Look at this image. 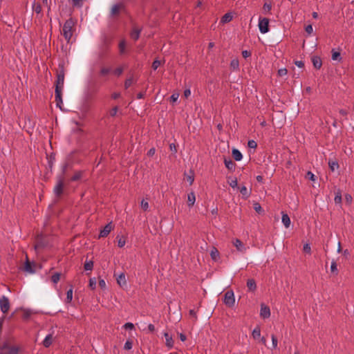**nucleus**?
Returning <instances> with one entry per match:
<instances>
[{"label": "nucleus", "instance_id": "4d7b16f0", "mask_svg": "<svg viewBox=\"0 0 354 354\" xmlns=\"http://www.w3.org/2000/svg\"><path fill=\"white\" fill-rule=\"evenodd\" d=\"M304 251L306 253L310 254L311 248L309 244L306 243L304 245Z\"/></svg>", "mask_w": 354, "mask_h": 354}, {"label": "nucleus", "instance_id": "a18cd8bd", "mask_svg": "<svg viewBox=\"0 0 354 354\" xmlns=\"http://www.w3.org/2000/svg\"><path fill=\"white\" fill-rule=\"evenodd\" d=\"M230 66L231 67H232L234 69H237L239 68V61L237 59H233L232 60L231 63H230Z\"/></svg>", "mask_w": 354, "mask_h": 354}, {"label": "nucleus", "instance_id": "bf43d9fd", "mask_svg": "<svg viewBox=\"0 0 354 354\" xmlns=\"http://www.w3.org/2000/svg\"><path fill=\"white\" fill-rule=\"evenodd\" d=\"M305 30H306V32L308 34L310 35V34L313 32V28L312 25H308V26L306 27Z\"/></svg>", "mask_w": 354, "mask_h": 354}, {"label": "nucleus", "instance_id": "e433bc0d", "mask_svg": "<svg viewBox=\"0 0 354 354\" xmlns=\"http://www.w3.org/2000/svg\"><path fill=\"white\" fill-rule=\"evenodd\" d=\"M332 59L333 60H341L340 53L339 52L332 50Z\"/></svg>", "mask_w": 354, "mask_h": 354}, {"label": "nucleus", "instance_id": "3c124183", "mask_svg": "<svg viewBox=\"0 0 354 354\" xmlns=\"http://www.w3.org/2000/svg\"><path fill=\"white\" fill-rule=\"evenodd\" d=\"M123 73V68L122 67H118L114 71H113V73L117 75V76H120L122 75V73Z\"/></svg>", "mask_w": 354, "mask_h": 354}, {"label": "nucleus", "instance_id": "aec40b11", "mask_svg": "<svg viewBox=\"0 0 354 354\" xmlns=\"http://www.w3.org/2000/svg\"><path fill=\"white\" fill-rule=\"evenodd\" d=\"M53 343V335H48L43 341V346L46 348H48Z\"/></svg>", "mask_w": 354, "mask_h": 354}, {"label": "nucleus", "instance_id": "ea45409f", "mask_svg": "<svg viewBox=\"0 0 354 354\" xmlns=\"http://www.w3.org/2000/svg\"><path fill=\"white\" fill-rule=\"evenodd\" d=\"M240 192L246 197H248L250 195V193L248 191V189L245 186H243L240 188Z\"/></svg>", "mask_w": 354, "mask_h": 354}, {"label": "nucleus", "instance_id": "b1692460", "mask_svg": "<svg viewBox=\"0 0 354 354\" xmlns=\"http://www.w3.org/2000/svg\"><path fill=\"white\" fill-rule=\"evenodd\" d=\"M232 15H231V13H226L225 14L221 19V22L223 23V24H225V23H227V22H230V21H232Z\"/></svg>", "mask_w": 354, "mask_h": 354}, {"label": "nucleus", "instance_id": "412c9836", "mask_svg": "<svg viewBox=\"0 0 354 354\" xmlns=\"http://www.w3.org/2000/svg\"><path fill=\"white\" fill-rule=\"evenodd\" d=\"M210 256L212 260L217 261L220 258V254L218 250L216 248H213L210 252Z\"/></svg>", "mask_w": 354, "mask_h": 354}, {"label": "nucleus", "instance_id": "680f3d73", "mask_svg": "<svg viewBox=\"0 0 354 354\" xmlns=\"http://www.w3.org/2000/svg\"><path fill=\"white\" fill-rule=\"evenodd\" d=\"M242 55L244 58H247V57H249L250 56H251V53L250 51H248V50H243L242 51Z\"/></svg>", "mask_w": 354, "mask_h": 354}, {"label": "nucleus", "instance_id": "c03bdc74", "mask_svg": "<svg viewBox=\"0 0 354 354\" xmlns=\"http://www.w3.org/2000/svg\"><path fill=\"white\" fill-rule=\"evenodd\" d=\"M248 146L251 149H256L257 147V143L254 140H251L248 141Z\"/></svg>", "mask_w": 354, "mask_h": 354}, {"label": "nucleus", "instance_id": "cd10ccee", "mask_svg": "<svg viewBox=\"0 0 354 354\" xmlns=\"http://www.w3.org/2000/svg\"><path fill=\"white\" fill-rule=\"evenodd\" d=\"M82 171H77L71 177V181H77V180H80L82 178Z\"/></svg>", "mask_w": 354, "mask_h": 354}, {"label": "nucleus", "instance_id": "603ef678", "mask_svg": "<svg viewBox=\"0 0 354 354\" xmlns=\"http://www.w3.org/2000/svg\"><path fill=\"white\" fill-rule=\"evenodd\" d=\"M288 71L286 68H281L278 71V75L281 77L285 76L287 75Z\"/></svg>", "mask_w": 354, "mask_h": 354}, {"label": "nucleus", "instance_id": "58836bf2", "mask_svg": "<svg viewBox=\"0 0 354 354\" xmlns=\"http://www.w3.org/2000/svg\"><path fill=\"white\" fill-rule=\"evenodd\" d=\"M334 201L335 203L337 204H339L342 203V194L339 191L337 192Z\"/></svg>", "mask_w": 354, "mask_h": 354}, {"label": "nucleus", "instance_id": "5fc2aeb1", "mask_svg": "<svg viewBox=\"0 0 354 354\" xmlns=\"http://www.w3.org/2000/svg\"><path fill=\"white\" fill-rule=\"evenodd\" d=\"M329 166L332 171H334L335 168H338L339 165L337 162H329Z\"/></svg>", "mask_w": 354, "mask_h": 354}, {"label": "nucleus", "instance_id": "6e6d98bb", "mask_svg": "<svg viewBox=\"0 0 354 354\" xmlns=\"http://www.w3.org/2000/svg\"><path fill=\"white\" fill-rule=\"evenodd\" d=\"M123 328L125 329L132 330L134 328V325L131 322H127L123 326Z\"/></svg>", "mask_w": 354, "mask_h": 354}, {"label": "nucleus", "instance_id": "a211bd4d", "mask_svg": "<svg viewBox=\"0 0 354 354\" xmlns=\"http://www.w3.org/2000/svg\"><path fill=\"white\" fill-rule=\"evenodd\" d=\"M164 336L165 337L166 346L169 348H171L174 346V340L172 339V337L169 335L168 333H165Z\"/></svg>", "mask_w": 354, "mask_h": 354}, {"label": "nucleus", "instance_id": "4be33fe9", "mask_svg": "<svg viewBox=\"0 0 354 354\" xmlns=\"http://www.w3.org/2000/svg\"><path fill=\"white\" fill-rule=\"evenodd\" d=\"M232 153L233 158L236 161H240L243 158L242 153L240 152L239 150H238L236 149H233Z\"/></svg>", "mask_w": 354, "mask_h": 354}, {"label": "nucleus", "instance_id": "7ed1b4c3", "mask_svg": "<svg viewBox=\"0 0 354 354\" xmlns=\"http://www.w3.org/2000/svg\"><path fill=\"white\" fill-rule=\"evenodd\" d=\"M223 302L228 307H232L234 305L235 298L232 290L225 292Z\"/></svg>", "mask_w": 354, "mask_h": 354}, {"label": "nucleus", "instance_id": "2f4dec72", "mask_svg": "<svg viewBox=\"0 0 354 354\" xmlns=\"http://www.w3.org/2000/svg\"><path fill=\"white\" fill-rule=\"evenodd\" d=\"M263 10L265 14L269 13L272 10V4L270 3H265L263 6Z\"/></svg>", "mask_w": 354, "mask_h": 354}, {"label": "nucleus", "instance_id": "9b49d317", "mask_svg": "<svg viewBox=\"0 0 354 354\" xmlns=\"http://www.w3.org/2000/svg\"><path fill=\"white\" fill-rule=\"evenodd\" d=\"M260 316L264 319L270 316V308L263 304L261 305Z\"/></svg>", "mask_w": 354, "mask_h": 354}, {"label": "nucleus", "instance_id": "f704fd0d", "mask_svg": "<svg viewBox=\"0 0 354 354\" xmlns=\"http://www.w3.org/2000/svg\"><path fill=\"white\" fill-rule=\"evenodd\" d=\"M24 270L28 272H33L30 262L27 260L24 265Z\"/></svg>", "mask_w": 354, "mask_h": 354}, {"label": "nucleus", "instance_id": "e2e57ef3", "mask_svg": "<svg viewBox=\"0 0 354 354\" xmlns=\"http://www.w3.org/2000/svg\"><path fill=\"white\" fill-rule=\"evenodd\" d=\"M99 286L102 289L106 288V282L104 279L99 280Z\"/></svg>", "mask_w": 354, "mask_h": 354}, {"label": "nucleus", "instance_id": "393cba45", "mask_svg": "<svg viewBox=\"0 0 354 354\" xmlns=\"http://www.w3.org/2000/svg\"><path fill=\"white\" fill-rule=\"evenodd\" d=\"M116 239H118V245L119 248H122L125 245L126 243V237L124 236H117Z\"/></svg>", "mask_w": 354, "mask_h": 354}, {"label": "nucleus", "instance_id": "49530a36", "mask_svg": "<svg viewBox=\"0 0 354 354\" xmlns=\"http://www.w3.org/2000/svg\"><path fill=\"white\" fill-rule=\"evenodd\" d=\"M111 72V68H102L101 70H100V75H108L109 73Z\"/></svg>", "mask_w": 354, "mask_h": 354}, {"label": "nucleus", "instance_id": "69168bd1", "mask_svg": "<svg viewBox=\"0 0 354 354\" xmlns=\"http://www.w3.org/2000/svg\"><path fill=\"white\" fill-rule=\"evenodd\" d=\"M189 313L191 317H192L195 319V320L197 319L196 313L194 310H190Z\"/></svg>", "mask_w": 354, "mask_h": 354}, {"label": "nucleus", "instance_id": "dca6fc26", "mask_svg": "<svg viewBox=\"0 0 354 354\" xmlns=\"http://www.w3.org/2000/svg\"><path fill=\"white\" fill-rule=\"evenodd\" d=\"M312 62H313V66L315 68L319 69L322 67V59H320V57H319L317 56H313L312 57Z\"/></svg>", "mask_w": 354, "mask_h": 354}, {"label": "nucleus", "instance_id": "2eb2a0df", "mask_svg": "<svg viewBox=\"0 0 354 354\" xmlns=\"http://www.w3.org/2000/svg\"><path fill=\"white\" fill-rule=\"evenodd\" d=\"M247 287L249 291H255L257 289V284L255 280L253 279H249L247 281Z\"/></svg>", "mask_w": 354, "mask_h": 354}, {"label": "nucleus", "instance_id": "864d4df0", "mask_svg": "<svg viewBox=\"0 0 354 354\" xmlns=\"http://www.w3.org/2000/svg\"><path fill=\"white\" fill-rule=\"evenodd\" d=\"M118 106H115L113 107L109 112V114L111 117H114L116 115L117 113H118Z\"/></svg>", "mask_w": 354, "mask_h": 354}, {"label": "nucleus", "instance_id": "79ce46f5", "mask_svg": "<svg viewBox=\"0 0 354 354\" xmlns=\"http://www.w3.org/2000/svg\"><path fill=\"white\" fill-rule=\"evenodd\" d=\"M89 287L94 290L96 287V279L95 278H91L89 280Z\"/></svg>", "mask_w": 354, "mask_h": 354}, {"label": "nucleus", "instance_id": "1a4fd4ad", "mask_svg": "<svg viewBox=\"0 0 354 354\" xmlns=\"http://www.w3.org/2000/svg\"><path fill=\"white\" fill-rule=\"evenodd\" d=\"M123 10H124V5L122 3H116L111 8V16H118Z\"/></svg>", "mask_w": 354, "mask_h": 354}, {"label": "nucleus", "instance_id": "0eeeda50", "mask_svg": "<svg viewBox=\"0 0 354 354\" xmlns=\"http://www.w3.org/2000/svg\"><path fill=\"white\" fill-rule=\"evenodd\" d=\"M0 309L4 314L7 313L10 309L9 299L4 295L0 298Z\"/></svg>", "mask_w": 354, "mask_h": 354}, {"label": "nucleus", "instance_id": "20e7f679", "mask_svg": "<svg viewBox=\"0 0 354 354\" xmlns=\"http://www.w3.org/2000/svg\"><path fill=\"white\" fill-rule=\"evenodd\" d=\"M232 245L236 248V250L241 253H245L249 247L246 246L240 239H234L232 241Z\"/></svg>", "mask_w": 354, "mask_h": 354}, {"label": "nucleus", "instance_id": "39448f33", "mask_svg": "<svg viewBox=\"0 0 354 354\" xmlns=\"http://www.w3.org/2000/svg\"><path fill=\"white\" fill-rule=\"evenodd\" d=\"M64 83V71L62 68L57 73V80L55 82V89L62 90Z\"/></svg>", "mask_w": 354, "mask_h": 354}, {"label": "nucleus", "instance_id": "338daca9", "mask_svg": "<svg viewBox=\"0 0 354 354\" xmlns=\"http://www.w3.org/2000/svg\"><path fill=\"white\" fill-rule=\"evenodd\" d=\"M183 95H184L185 97H186V98L189 97L190 96V95H191V91H190V89H189V88L185 89V90L184 91V93H183Z\"/></svg>", "mask_w": 354, "mask_h": 354}, {"label": "nucleus", "instance_id": "0e129e2a", "mask_svg": "<svg viewBox=\"0 0 354 354\" xmlns=\"http://www.w3.org/2000/svg\"><path fill=\"white\" fill-rule=\"evenodd\" d=\"M307 176L309 178L310 180H311L313 181H315V175L311 171H308L307 173Z\"/></svg>", "mask_w": 354, "mask_h": 354}, {"label": "nucleus", "instance_id": "13d9d810", "mask_svg": "<svg viewBox=\"0 0 354 354\" xmlns=\"http://www.w3.org/2000/svg\"><path fill=\"white\" fill-rule=\"evenodd\" d=\"M178 97H179V94L178 93H174V94H172L171 97H170L171 102H176L178 98Z\"/></svg>", "mask_w": 354, "mask_h": 354}, {"label": "nucleus", "instance_id": "423d86ee", "mask_svg": "<svg viewBox=\"0 0 354 354\" xmlns=\"http://www.w3.org/2000/svg\"><path fill=\"white\" fill-rule=\"evenodd\" d=\"M259 28L261 33H266L269 31V19L268 18H259Z\"/></svg>", "mask_w": 354, "mask_h": 354}, {"label": "nucleus", "instance_id": "37998d69", "mask_svg": "<svg viewBox=\"0 0 354 354\" xmlns=\"http://www.w3.org/2000/svg\"><path fill=\"white\" fill-rule=\"evenodd\" d=\"M161 64V62L160 60L155 59L152 63V68L153 70H156Z\"/></svg>", "mask_w": 354, "mask_h": 354}, {"label": "nucleus", "instance_id": "bb28decb", "mask_svg": "<svg viewBox=\"0 0 354 354\" xmlns=\"http://www.w3.org/2000/svg\"><path fill=\"white\" fill-rule=\"evenodd\" d=\"M117 282L120 286L125 285L127 281L124 273H121L117 278Z\"/></svg>", "mask_w": 354, "mask_h": 354}, {"label": "nucleus", "instance_id": "7c9ffc66", "mask_svg": "<svg viewBox=\"0 0 354 354\" xmlns=\"http://www.w3.org/2000/svg\"><path fill=\"white\" fill-rule=\"evenodd\" d=\"M93 268V261H86L84 265V268L85 270H92Z\"/></svg>", "mask_w": 354, "mask_h": 354}, {"label": "nucleus", "instance_id": "8fccbe9b", "mask_svg": "<svg viewBox=\"0 0 354 354\" xmlns=\"http://www.w3.org/2000/svg\"><path fill=\"white\" fill-rule=\"evenodd\" d=\"M272 342V346L274 348H276L277 347V339L274 335H271Z\"/></svg>", "mask_w": 354, "mask_h": 354}, {"label": "nucleus", "instance_id": "f8f14e48", "mask_svg": "<svg viewBox=\"0 0 354 354\" xmlns=\"http://www.w3.org/2000/svg\"><path fill=\"white\" fill-rule=\"evenodd\" d=\"M55 102H56L57 106H58L59 108L61 109L62 105L63 104L62 97V90L55 89Z\"/></svg>", "mask_w": 354, "mask_h": 354}, {"label": "nucleus", "instance_id": "c85d7f7f", "mask_svg": "<svg viewBox=\"0 0 354 354\" xmlns=\"http://www.w3.org/2000/svg\"><path fill=\"white\" fill-rule=\"evenodd\" d=\"M330 271L335 275L338 274L337 265L335 260H333L331 262Z\"/></svg>", "mask_w": 354, "mask_h": 354}, {"label": "nucleus", "instance_id": "9d476101", "mask_svg": "<svg viewBox=\"0 0 354 354\" xmlns=\"http://www.w3.org/2000/svg\"><path fill=\"white\" fill-rule=\"evenodd\" d=\"M112 230H113V226H112L111 223L106 224L104 227V228L102 230H100V232L99 234V238L106 237Z\"/></svg>", "mask_w": 354, "mask_h": 354}, {"label": "nucleus", "instance_id": "052dcab7", "mask_svg": "<svg viewBox=\"0 0 354 354\" xmlns=\"http://www.w3.org/2000/svg\"><path fill=\"white\" fill-rule=\"evenodd\" d=\"M254 209L258 213H259L262 210V208H261V205L259 203H254Z\"/></svg>", "mask_w": 354, "mask_h": 354}, {"label": "nucleus", "instance_id": "ddd939ff", "mask_svg": "<svg viewBox=\"0 0 354 354\" xmlns=\"http://www.w3.org/2000/svg\"><path fill=\"white\" fill-rule=\"evenodd\" d=\"M32 8L33 12L37 14V17H39V18L42 17V15H43L41 13L42 9H41V6L40 3H36L35 1H34L32 3Z\"/></svg>", "mask_w": 354, "mask_h": 354}, {"label": "nucleus", "instance_id": "473e14b6", "mask_svg": "<svg viewBox=\"0 0 354 354\" xmlns=\"http://www.w3.org/2000/svg\"><path fill=\"white\" fill-rule=\"evenodd\" d=\"M126 41L124 40L120 41L119 43V50L120 54H123L125 52Z\"/></svg>", "mask_w": 354, "mask_h": 354}, {"label": "nucleus", "instance_id": "72a5a7b5", "mask_svg": "<svg viewBox=\"0 0 354 354\" xmlns=\"http://www.w3.org/2000/svg\"><path fill=\"white\" fill-rule=\"evenodd\" d=\"M186 178L190 185L193 184L194 180V176L192 171H189V174L186 175Z\"/></svg>", "mask_w": 354, "mask_h": 354}, {"label": "nucleus", "instance_id": "c756f323", "mask_svg": "<svg viewBox=\"0 0 354 354\" xmlns=\"http://www.w3.org/2000/svg\"><path fill=\"white\" fill-rule=\"evenodd\" d=\"M73 299V288H71L66 292V303H70Z\"/></svg>", "mask_w": 354, "mask_h": 354}, {"label": "nucleus", "instance_id": "f257e3e1", "mask_svg": "<svg viewBox=\"0 0 354 354\" xmlns=\"http://www.w3.org/2000/svg\"><path fill=\"white\" fill-rule=\"evenodd\" d=\"M75 30V21L73 18L67 19L63 25L62 35L67 42H70Z\"/></svg>", "mask_w": 354, "mask_h": 354}, {"label": "nucleus", "instance_id": "c9c22d12", "mask_svg": "<svg viewBox=\"0 0 354 354\" xmlns=\"http://www.w3.org/2000/svg\"><path fill=\"white\" fill-rule=\"evenodd\" d=\"M133 77H130L127 78L124 82V88L126 89H127L129 87L131 86V85L133 84Z\"/></svg>", "mask_w": 354, "mask_h": 354}, {"label": "nucleus", "instance_id": "4c0bfd02", "mask_svg": "<svg viewBox=\"0 0 354 354\" xmlns=\"http://www.w3.org/2000/svg\"><path fill=\"white\" fill-rule=\"evenodd\" d=\"M59 279H60V274L58 272L55 273L51 277V281L54 283H57L59 281Z\"/></svg>", "mask_w": 354, "mask_h": 354}, {"label": "nucleus", "instance_id": "a19ab883", "mask_svg": "<svg viewBox=\"0 0 354 354\" xmlns=\"http://www.w3.org/2000/svg\"><path fill=\"white\" fill-rule=\"evenodd\" d=\"M132 346H133V342L131 340H127L125 344H124V348L125 350H130L132 348Z\"/></svg>", "mask_w": 354, "mask_h": 354}, {"label": "nucleus", "instance_id": "6ab92c4d", "mask_svg": "<svg viewBox=\"0 0 354 354\" xmlns=\"http://www.w3.org/2000/svg\"><path fill=\"white\" fill-rule=\"evenodd\" d=\"M282 223L286 228H288L290 225V218L287 214L282 212Z\"/></svg>", "mask_w": 354, "mask_h": 354}, {"label": "nucleus", "instance_id": "6e6552de", "mask_svg": "<svg viewBox=\"0 0 354 354\" xmlns=\"http://www.w3.org/2000/svg\"><path fill=\"white\" fill-rule=\"evenodd\" d=\"M64 178L60 177L54 188V193L57 197H59L64 192Z\"/></svg>", "mask_w": 354, "mask_h": 354}, {"label": "nucleus", "instance_id": "4468645a", "mask_svg": "<svg viewBox=\"0 0 354 354\" xmlns=\"http://www.w3.org/2000/svg\"><path fill=\"white\" fill-rule=\"evenodd\" d=\"M141 29L134 27L130 33L131 37L135 41L139 39L140 35Z\"/></svg>", "mask_w": 354, "mask_h": 354}, {"label": "nucleus", "instance_id": "f3484780", "mask_svg": "<svg viewBox=\"0 0 354 354\" xmlns=\"http://www.w3.org/2000/svg\"><path fill=\"white\" fill-rule=\"evenodd\" d=\"M196 201V196L194 192L188 194L187 196V205L189 207H192Z\"/></svg>", "mask_w": 354, "mask_h": 354}, {"label": "nucleus", "instance_id": "a878e982", "mask_svg": "<svg viewBox=\"0 0 354 354\" xmlns=\"http://www.w3.org/2000/svg\"><path fill=\"white\" fill-rule=\"evenodd\" d=\"M252 337L254 339H259L261 336V329L259 326L255 327L252 333Z\"/></svg>", "mask_w": 354, "mask_h": 354}, {"label": "nucleus", "instance_id": "f03ea898", "mask_svg": "<svg viewBox=\"0 0 354 354\" xmlns=\"http://www.w3.org/2000/svg\"><path fill=\"white\" fill-rule=\"evenodd\" d=\"M21 351L19 346L11 345L8 341L0 344V354H19Z\"/></svg>", "mask_w": 354, "mask_h": 354}, {"label": "nucleus", "instance_id": "de8ad7c7", "mask_svg": "<svg viewBox=\"0 0 354 354\" xmlns=\"http://www.w3.org/2000/svg\"><path fill=\"white\" fill-rule=\"evenodd\" d=\"M228 183L229 185L232 187V188H235L237 187V185H238V183H237V179L236 178H234V179H231V180H228Z\"/></svg>", "mask_w": 354, "mask_h": 354}, {"label": "nucleus", "instance_id": "09e8293b", "mask_svg": "<svg viewBox=\"0 0 354 354\" xmlns=\"http://www.w3.org/2000/svg\"><path fill=\"white\" fill-rule=\"evenodd\" d=\"M140 205H141V207H142L145 211L147 210V209L149 208V203H148V202H147V201H145V200H144V199L141 201V204H140Z\"/></svg>", "mask_w": 354, "mask_h": 354}, {"label": "nucleus", "instance_id": "5701e85b", "mask_svg": "<svg viewBox=\"0 0 354 354\" xmlns=\"http://www.w3.org/2000/svg\"><path fill=\"white\" fill-rule=\"evenodd\" d=\"M224 163H225V167L229 170H233L235 168V163L230 158H229V159L225 158Z\"/></svg>", "mask_w": 354, "mask_h": 354}, {"label": "nucleus", "instance_id": "774afa93", "mask_svg": "<svg viewBox=\"0 0 354 354\" xmlns=\"http://www.w3.org/2000/svg\"><path fill=\"white\" fill-rule=\"evenodd\" d=\"M295 64L299 68H303L304 66V63L302 61H296Z\"/></svg>", "mask_w": 354, "mask_h": 354}]
</instances>
